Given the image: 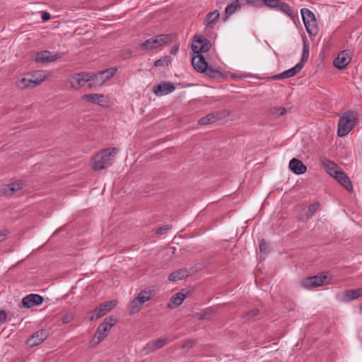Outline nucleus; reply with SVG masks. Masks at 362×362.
I'll list each match as a JSON object with an SVG mask.
<instances>
[{
    "instance_id": "nucleus-1",
    "label": "nucleus",
    "mask_w": 362,
    "mask_h": 362,
    "mask_svg": "<svg viewBox=\"0 0 362 362\" xmlns=\"http://www.w3.org/2000/svg\"><path fill=\"white\" fill-rule=\"evenodd\" d=\"M358 122V115L354 110L345 112L338 122L337 135L339 137L346 136Z\"/></svg>"
},
{
    "instance_id": "nucleus-2",
    "label": "nucleus",
    "mask_w": 362,
    "mask_h": 362,
    "mask_svg": "<svg viewBox=\"0 0 362 362\" xmlns=\"http://www.w3.org/2000/svg\"><path fill=\"white\" fill-rule=\"evenodd\" d=\"M113 148L104 149L93 157V169L100 170L111 165Z\"/></svg>"
},
{
    "instance_id": "nucleus-3",
    "label": "nucleus",
    "mask_w": 362,
    "mask_h": 362,
    "mask_svg": "<svg viewBox=\"0 0 362 362\" xmlns=\"http://www.w3.org/2000/svg\"><path fill=\"white\" fill-rule=\"evenodd\" d=\"M113 76V68L103 70L96 74L88 73V88L90 89L100 87L106 81Z\"/></svg>"
},
{
    "instance_id": "nucleus-4",
    "label": "nucleus",
    "mask_w": 362,
    "mask_h": 362,
    "mask_svg": "<svg viewBox=\"0 0 362 362\" xmlns=\"http://www.w3.org/2000/svg\"><path fill=\"white\" fill-rule=\"evenodd\" d=\"M301 16L307 32L315 35L317 31V21L315 14L308 8H302Z\"/></svg>"
},
{
    "instance_id": "nucleus-5",
    "label": "nucleus",
    "mask_w": 362,
    "mask_h": 362,
    "mask_svg": "<svg viewBox=\"0 0 362 362\" xmlns=\"http://www.w3.org/2000/svg\"><path fill=\"white\" fill-rule=\"evenodd\" d=\"M170 38V35H169L163 34L156 35L141 43L140 48L144 50L156 49L169 42Z\"/></svg>"
},
{
    "instance_id": "nucleus-6",
    "label": "nucleus",
    "mask_w": 362,
    "mask_h": 362,
    "mask_svg": "<svg viewBox=\"0 0 362 362\" xmlns=\"http://www.w3.org/2000/svg\"><path fill=\"white\" fill-rule=\"evenodd\" d=\"M329 277L328 275L313 276L303 279L300 281L302 287L308 289L313 288L328 284Z\"/></svg>"
},
{
    "instance_id": "nucleus-7",
    "label": "nucleus",
    "mask_w": 362,
    "mask_h": 362,
    "mask_svg": "<svg viewBox=\"0 0 362 362\" xmlns=\"http://www.w3.org/2000/svg\"><path fill=\"white\" fill-rule=\"evenodd\" d=\"M194 37L195 40L192 44V49L194 53L202 54V53L209 51L211 43L208 39L204 38L202 36H195Z\"/></svg>"
},
{
    "instance_id": "nucleus-8",
    "label": "nucleus",
    "mask_w": 362,
    "mask_h": 362,
    "mask_svg": "<svg viewBox=\"0 0 362 362\" xmlns=\"http://www.w3.org/2000/svg\"><path fill=\"white\" fill-rule=\"evenodd\" d=\"M113 308V300H110L100 304L94 310L89 313V320L93 321L104 316L108 311Z\"/></svg>"
},
{
    "instance_id": "nucleus-9",
    "label": "nucleus",
    "mask_w": 362,
    "mask_h": 362,
    "mask_svg": "<svg viewBox=\"0 0 362 362\" xmlns=\"http://www.w3.org/2000/svg\"><path fill=\"white\" fill-rule=\"evenodd\" d=\"M112 326L113 318L112 316H109L105 319L104 322L101 323L97 329L95 337L98 338V341L95 342V344H99L103 339H104V338L107 336V332Z\"/></svg>"
},
{
    "instance_id": "nucleus-10",
    "label": "nucleus",
    "mask_w": 362,
    "mask_h": 362,
    "mask_svg": "<svg viewBox=\"0 0 362 362\" xmlns=\"http://www.w3.org/2000/svg\"><path fill=\"white\" fill-rule=\"evenodd\" d=\"M175 89V84L170 81H162L155 84L153 92L158 96H162L172 93Z\"/></svg>"
},
{
    "instance_id": "nucleus-11",
    "label": "nucleus",
    "mask_w": 362,
    "mask_h": 362,
    "mask_svg": "<svg viewBox=\"0 0 362 362\" xmlns=\"http://www.w3.org/2000/svg\"><path fill=\"white\" fill-rule=\"evenodd\" d=\"M88 73L81 72L71 76L69 78L71 87L74 89H78L85 86L86 83L88 84Z\"/></svg>"
},
{
    "instance_id": "nucleus-12",
    "label": "nucleus",
    "mask_w": 362,
    "mask_h": 362,
    "mask_svg": "<svg viewBox=\"0 0 362 362\" xmlns=\"http://www.w3.org/2000/svg\"><path fill=\"white\" fill-rule=\"evenodd\" d=\"M48 332L42 329L34 332L26 341L28 346L33 347L42 344L47 337Z\"/></svg>"
},
{
    "instance_id": "nucleus-13",
    "label": "nucleus",
    "mask_w": 362,
    "mask_h": 362,
    "mask_svg": "<svg viewBox=\"0 0 362 362\" xmlns=\"http://www.w3.org/2000/svg\"><path fill=\"white\" fill-rule=\"evenodd\" d=\"M170 340L168 338H159L155 340H151L148 342L144 347V351L146 354L151 353L156 350H158L166 344H168Z\"/></svg>"
},
{
    "instance_id": "nucleus-14",
    "label": "nucleus",
    "mask_w": 362,
    "mask_h": 362,
    "mask_svg": "<svg viewBox=\"0 0 362 362\" xmlns=\"http://www.w3.org/2000/svg\"><path fill=\"white\" fill-rule=\"evenodd\" d=\"M351 62V52L349 50H344L339 53L334 60V65L339 69H344Z\"/></svg>"
},
{
    "instance_id": "nucleus-15",
    "label": "nucleus",
    "mask_w": 362,
    "mask_h": 362,
    "mask_svg": "<svg viewBox=\"0 0 362 362\" xmlns=\"http://www.w3.org/2000/svg\"><path fill=\"white\" fill-rule=\"evenodd\" d=\"M24 187V184L21 181L14 182L8 185H4L0 189V192L4 196H11L15 192L21 190Z\"/></svg>"
},
{
    "instance_id": "nucleus-16",
    "label": "nucleus",
    "mask_w": 362,
    "mask_h": 362,
    "mask_svg": "<svg viewBox=\"0 0 362 362\" xmlns=\"http://www.w3.org/2000/svg\"><path fill=\"white\" fill-rule=\"evenodd\" d=\"M44 298L38 294H29L24 297L22 303L24 307L30 308L33 306L40 305L43 303Z\"/></svg>"
},
{
    "instance_id": "nucleus-17",
    "label": "nucleus",
    "mask_w": 362,
    "mask_h": 362,
    "mask_svg": "<svg viewBox=\"0 0 362 362\" xmlns=\"http://www.w3.org/2000/svg\"><path fill=\"white\" fill-rule=\"evenodd\" d=\"M58 59L57 54H52L51 52L48 50H44L37 52L34 58L35 62L37 63H49L56 61Z\"/></svg>"
},
{
    "instance_id": "nucleus-18",
    "label": "nucleus",
    "mask_w": 362,
    "mask_h": 362,
    "mask_svg": "<svg viewBox=\"0 0 362 362\" xmlns=\"http://www.w3.org/2000/svg\"><path fill=\"white\" fill-rule=\"evenodd\" d=\"M192 64L194 69L199 73H204L206 69L207 68L208 64V63L205 60L204 55L199 54L192 57Z\"/></svg>"
},
{
    "instance_id": "nucleus-19",
    "label": "nucleus",
    "mask_w": 362,
    "mask_h": 362,
    "mask_svg": "<svg viewBox=\"0 0 362 362\" xmlns=\"http://www.w3.org/2000/svg\"><path fill=\"white\" fill-rule=\"evenodd\" d=\"M302 68H303V65L300 63H298L293 68L289 69L281 74H276L272 78L275 80L288 78H291V77L295 76L298 72H300V70L302 69Z\"/></svg>"
},
{
    "instance_id": "nucleus-20",
    "label": "nucleus",
    "mask_w": 362,
    "mask_h": 362,
    "mask_svg": "<svg viewBox=\"0 0 362 362\" xmlns=\"http://www.w3.org/2000/svg\"><path fill=\"white\" fill-rule=\"evenodd\" d=\"M289 169L296 175H301L306 172L307 167L301 160L296 158H292L288 165Z\"/></svg>"
},
{
    "instance_id": "nucleus-21",
    "label": "nucleus",
    "mask_w": 362,
    "mask_h": 362,
    "mask_svg": "<svg viewBox=\"0 0 362 362\" xmlns=\"http://www.w3.org/2000/svg\"><path fill=\"white\" fill-rule=\"evenodd\" d=\"M334 177L349 192L353 191V185L349 176L343 171L339 170Z\"/></svg>"
},
{
    "instance_id": "nucleus-22",
    "label": "nucleus",
    "mask_w": 362,
    "mask_h": 362,
    "mask_svg": "<svg viewBox=\"0 0 362 362\" xmlns=\"http://www.w3.org/2000/svg\"><path fill=\"white\" fill-rule=\"evenodd\" d=\"M219 12L217 10L210 12L206 15L205 18V25L206 30L214 28L219 18Z\"/></svg>"
},
{
    "instance_id": "nucleus-23",
    "label": "nucleus",
    "mask_w": 362,
    "mask_h": 362,
    "mask_svg": "<svg viewBox=\"0 0 362 362\" xmlns=\"http://www.w3.org/2000/svg\"><path fill=\"white\" fill-rule=\"evenodd\" d=\"M321 163L326 171L333 177L339 171L337 164L329 159L323 158L321 160Z\"/></svg>"
},
{
    "instance_id": "nucleus-24",
    "label": "nucleus",
    "mask_w": 362,
    "mask_h": 362,
    "mask_svg": "<svg viewBox=\"0 0 362 362\" xmlns=\"http://www.w3.org/2000/svg\"><path fill=\"white\" fill-rule=\"evenodd\" d=\"M48 77V74L46 71L39 70L34 72L30 75L31 81L33 82V87L40 85Z\"/></svg>"
},
{
    "instance_id": "nucleus-25",
    "label": "nucleus",
    "mask_w": 362,
    "mask_h": 362,
    "mask_svg": "<svg viewBox=\"0 0 362 362\" xmlns=\"http://www.w3.org/2000/svg\"><path fill=\"white\" fill-rule=\"evenodd\" d=\"M362 296V287L357 289L348 290L343 293L342 300L348 302Z\"/></svg>"
},
{
    "instance_id": "nucleus-26",
    "label": "nucleus",
    "mask_w": 362,
    "mask_h": 362,
    "mask_svg": "<svg viewBox=\"0 0 362 362\" xmlns=\"http://www.w3.org/2000/svg\"><path fill=\"white\" fill-rule=\"evenodd\" d=\"M240 1L241 0H234L226 6L225 9L226 14V19L228 16L233 14L238 9H240L243 5H244V3H241Z\"/></svg>"
},
{
    "instance_id": "nucleus-27",
    "label": "nucleus",
    "mask_w": 362,
    "mask_h": 362,
    "mask_svg": "<svg viewBox=\"0 0 362 362\" xmlns=\"http://www.w3.org/2000/svg\"><path fill=\"white\" fill-rule=\"evenodd\" d=\"M103 98V95L98 93L85 94L81 96L82 100L94 104H100Z\"/></svg>"
},
{
    "instance_id": "nucleus-28",
    "label": "nucleus",
    "mask_w": 362,
    "mask_h": 362,
    "mask_svg": "<svg viewBox=\"0 0 362 362\" xmlns=\"http://www.w3.org/2000/svg\"><path fill=\"white\" fill-rule=\"evenodd\" d=\"M186 276H187V271L185 269H180L171 273L168 276V280L170 281H177L184 279Z\"/></svg>"
},
{
    "instance_id": "nucleus-29",
    "label": "nucleus",
    "mask_w": 362,
    "mask_h": 362,
    "mask_svg": "<svg viewBox=\"0 0 362 362\" xmlns=\"http://www.w3.org/2000/svg\"><path fill=\"white\" fill-rule=\"evenodd\" d=\"M185 298V296L182 292H178L174 294L170 299V302L168 304V306L172 308L173 306L171 304H173L175 307H178L182 303Z\"/></svg>"
},
{
    "instance_id": "nucleus-30",
    "label": "nucleus",
    "mask_w": 362,
    "mask_h": 362,
    "mask_svg": "<svg viewBox=\"0 0 362 362\" xmlns=\"http://www.w3.org/2000/svg\"><path fill=\"white\" fill-rule=\"evenodd\" d=\"M218 119V115L217 113H211L199 119L198 122L200 125H206L216 122Z\"/></svg>"
},
{
    "instance_id": "nucleus-31",
    "label": "nucleus",
    "mask_w": 362,
    "mask_h": 362,
    "mask_svg": "<svg viewBox=\"0 0 362 362\" xmlns=\"http://www.w3.org/2000/svg\"><path fill=\"white\" fill-rule=\"evenodd\" d=\"M319 206H320V204L318 202L310 204L308 206V209L307 212L305 213V217L300 218V220L304 221H307V220L310 219L315 214V213L317 211V209H319Z\"/></svg>"
},
{
    "instance_id": "nucleus-32",
    "label": "nucleus",
    "mask_w": 362,
    "mask_h": 362,
    "mask_svg": "<svg viewBox=\"0 0 362 362\" xmlns=\"http://www.w3.org/2000/svg\"><path fill=\"white\" fill-rule=\"evenodd\" d=\"M277 6L279 7V8L281 11L285 13L290 18H293L295 17V13H293L291 6L287 3H285V2L280 3L279 2Z\"/></svg>"
},
{
    "instance_id": "nucleus-33",
    "label": "nucleus",
    "mask_w": 362,
    "mask_h": 362,
    "mask_svg": "<svg viewBox=\"0 0 362 362\" xmlns=\"http://www.w3.org/2000/svg\"><path fill=\"white\" fill-rule=\"evenodd\" d=\"M204 73H206L207 76L213 78H219L223 76L222 73L219 70L214 69L212 66H209L208 64L207 68Z\"/></svg>"
},
{
    "instance_id": "nucleus-34",
    "label": "nucleus",
    "mask_w": 362,
    "mask_h": 362,
    "mask_svg": "<svg viewBox=\"0 0 362 362\" xmlns=\"http://www.w3.org/2000/svg\"><path fill=\"white\" fill-rule=\"evenodd\" d=\"M286 111V109L283 107H273L269 110V115L275 118H277L284 115Z\"/></svg>"
},
{
    "instance_id": "nucleus-35",
    "label": "nucleus",
    "mask_w": 362,
    "mask_h": 362,
    "mask_svg": "<svg viewBox=\"0 0 362 362\" xmlns=\"http://www.w3.org/2000/svg\"><path fill=\"white\" fill-rule=\"evenodd\" d=\"M143 303L136 297L131 303L129 311L132 314L139 312L142 308Z\"/></svg>"
},
{
    "instance_id": "nucleus-36",
    "label": "nucleus",
    "mask_w": 362,
    "mask_h": 362,
    "mask_svg": "<svg viewBox=\"0 0 362 362\" xmlns=\"http://www.w3.org/2000/svg\"><path fill=\"white\" fill-rule=\"evenodd\" d=\"M153 295L151 291L143 290L137 296V298L144 304L145 302L149 300Z\"/></svg>"
},
{
    "instance_id": "nucleus-37",
    "label": "nucleus",
    "mask_w": 362,
    "mask_h": 362,
    "mask_svg": "<svg viewBox=\"0 0 362 362\" xmlns=\"http://www.w3.org/2000/svg\"><path fill=\"white\" fill-rule=\"evenodd\" d=\"M17 86L21 89L33 87V82L31 81V78H22L17 82Z\"/></svg>"
},
{
    "instance_id": "nucleus-38",
    "label": "nucleus",
    "mask_w": 362,
    "mask_h": 362,
    "mask_svg": "<svg viewBox=\"0 0 362 362\" xmlns=\"http://www.w3.org/2000/svg\"><path fill=\"white\" fill-rule=\"evenodd\" d=\"M171 62V59L170 57H165L163 58L159 59L154 62V65L156 67L168 66Z\"/></svg>"
},
{
    "instance_id": "nucleus-39",
    "label": "nucleus",
    "mask_w": 362,
    "mask_h": 362,
    "mask_svg": "<svg viewBox=\"0 0 362 362\" xmlns=\"http://www.w3.org/2000/svg\"><path fill=\"white\" fill-rule=\"evenodd\" d=\"M280 0H261L262 6L263 4L268 7L275 8L277 7Z\"/></svg>"
},
{
    "instance_id": "nucleus-40",
    "label": "nucleus",
    "mask_w": 362,
    "mask_h": 362,
    "mask_svg": "<svg viewBox=\"0 0 362 362\" xmlns=\"http://www.w3.org/2000/svg\"><path fill=\"white\" fill-rule=\"evenodd\" d=\"M259 314V310L255 308L250 311H248L245 313V317L247 320L252 319V317L257 316Z\"/></svg>"
},
{
    "instance_id": "nucleus-41",
    "label": "nucleus",
    "mask_w": 362,
    "mask_h": 362,
    "mask_svg": "<svg viewBox=\"0 0 362 362\" xmlns=\"http://www.w3.org/2000/svg\"><path fill=\"white\" fill-rule=\"evenodd\" d=\"M74 314L71 313H66L62 318L63 324H67L74 319Z\"/></svg>"
},
{
    "instance_id": "nucleus-42",
    "label": "nucleus",
    "mask_w": 362,
    "mask_h": 362,
    "mask_svg": "<svg viewBox=\"0 0 362 362\" xmlns=\"http://www.w3.org/2000/svg\"><path fill=\"white\" fill-rule=\"evenodd\" d=\"M171 228V226L168 225L163 226L160 228H158L156 230V234L158 235H164Z\"/></svg>"
},
{
    "instance_id": "nucleus-43",
    "label": "nucleus",
    "mask_w": 362,
    "mask_h": 362,
    "mask_svg": "<svg viewBox=\"0 0 362 362\" xmlns=\"http://www.w3.org/2000/svg\"><path fill=\"white\" fill-rule=\"evenodd\" d=\"M309 54V49L305 41H303L302 61L307 60Z\"/></svg>"
},
{
    "instance_id": "nucleus-44",
    "label": "nucleus",
    "mask_w": 362,
    "mask_h": 362,
    "mask_svg": "<svg viewBox=\"0 0 362 362\" xmlns=\"http://www.w3.org/2000/svg\"><path fill=\"white\" fill-rule=\"evenodd\" d=\"M245 1L247 4L254 7L259 8L262 6L261 0H245Z\"/></svg>"
},
{
    "instance_id": "nucleus-45",
    "label": "nucleus",
    "mask_w": 362,
    "mask_h": 362,
    "mask_svg": "<svg viewBox=\"0 0 362 362\" xmlns=\"http://www.w3.org/2000/svg\"><path fill=\"white\" fill-rule=\"evenodd\" d=\"M259 250L261 252L267 253L269 252L267 243L264 240H262L259 243Z\"/></svg>"
},
{
    "instance_id": "nucleus-46",
    "label": "nucleus",
    "mask_w": 362,
    "mask_h": 362,
    "mask_svg": "<svg viewBox=\"0 0 362 362\" xmlns=\"http://www.w3.org/2000/svg\"><path fill=\"white\" fill-rule=\"evenodd\" d=\"M7 313L5 310H0V324H4L6 321Z\"/></svg>"
},
{
    "instance_id": "nucleus-47",
    "label": "nucleus",
    "mask_w": 362,
    "mask_h": 362,
    "mask_svg": "<svg viewBox=\"0 0 362 362\" xmlns=\"http://www.w3.org/2000/svg\"><path fill=\"white\" fill-rule=\"evenodd\" d=\"M8 233L9 232L7 229L0 230V242L4 241L6 238V236Z\"/></svg>"
},
{
    "instance_id": "nucleus-48",
    "label": "nucleus",
    "mask_w": 362,
    "mask_h": 362,
    "mask_svg": "<svg viewBox=\"0 0 362 362\" xmlns=\"http://www.w3.org/2000/svg\"><path fill=\"white\" fill-rule=\"evenodd\" d=\"M121 54L123 59H127L132 56V52L129 49H124L122 50Z\"/></svg>"
},
{
    "instance_id": "nucleus-49",
    "label": "nucleus",
    "mask_w": 362,
    "mask_h": 362,
    "mask_svg": "<svg viewBox=\"0 0 362 362\" xmlns=\"http://www.w3.org/2000/svg\"><path fill=\"white\" fill-rule=\"evenodd\" d=\"M41 18L43 21H47L51 18V15L47 11H43L41 15Z\"/></svg>"
},
{
    "instance_id": "nucleus-50",
    "label": "nucleus",
    "mask_w": 362,
    "mask_h": 362,
    "mask_svg": "<svg viewBox=\"0 0 362 362\" xmlns=\"http://www.w3.org/2000/svg\"><path fill=\"white\" fill-rule=\"evenodd\" d=\"M193 341L189 340L187 341L185 344L182 346V348L183 349H189L193 346Z\"/></svg>"
},
{
    "instance_id": "nucleus-51",
    "label": "nucleus",
    "mask_w": 362,
    "mask_h": 362,
    "mask_svg": "<svg viewBox=\"0 0 362 362\" xmlns=\"http://www.w3.org/2000/svg\"><path fill=\"white\" fill-rule=\"evenodd\" d=\"M177 52H178V48H176L175 50L172 51V52H171V53H172L173 54H175H175H177Z\"/></svg>"
},
{
    "instance_id": "nucleus-52",
    "label": "nucleus",
    "mask_w": 362,
    "mask_h": 362,
    "mask_svg": "<svg viewBox=\"0 0 362 362\" xmlns=\"http://www.w3.org/2000/svg\"><path fill=\"white\" fill-rule=\"evenodd\" d=\"M360 309H361V310L362 311V303H361V305H360Z\"/></svg>"
},
{
    "instance_id": "nucleus-53",
    "label": "nucleus",
    "mask_w": 362,
    "mask_h": 362,
    "mask_svg": "<svg viewBox=\"0 0 362 362\" xmlns=\"http://www.w3.org/2000/svg\"><path fill=\"white\" fill-rule=\"evenodd\" d=\"M114 71H115V74L116 71H117V69L116 68H115Z\"/></svg>"
}]
</instances>
